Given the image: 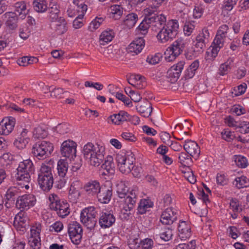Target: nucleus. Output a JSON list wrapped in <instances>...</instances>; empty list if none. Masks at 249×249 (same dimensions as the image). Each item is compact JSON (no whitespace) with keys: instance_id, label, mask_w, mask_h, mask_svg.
Returning <instances> with one entry per match:
<instances>
[{"instance_id":"nucleus-35","label":"nucleus","mask_w":249,"mask_h":249,"mask_svg":"<svg viewBox=\"0 0 249 249\" xmlns=\"http://www.w3.org/2000/svg\"><path fill=\"white\" fill-rule=\"evenodd\" d=\"M15 10L14 14L18 16L21 18H24L27 13L26 5L24 1H21L16 2L15 4Z\"/></svg>"},{"instance_id":"nucleus-14","label":"nucleus","mask_w":249,"mask_h":249,"mask_svg":"<svg viewBox=\"0 0 249 249\" xmlns=\"http://www.w3.org/2000/svg\"><path fill=\"white\" fill-rule=\"evenodd\" d=\"M185 65L184 61H180L172 66L167 72V77L171 83L176 82L180 75Z\"/></svg>"},{"instance_id":"nucleus-19","label":"nucleus","mask_w":249,"mask_h":249,"mask_svg":"<svg viewBox=\"0 0 249 249\" xmlns=\"http://www.w3.org/2000/svg\"><path fill=\"white\" fill-rule=\"evenodd\" d=\"M112 195V187L106 185H102L100 190L99 191L98 194H97L95 197H97L98 201L101 203L106 204L110 201Z\"/></svg>"},{"instance_id":"nucleus-9","label":"nucleus","mask_w":249,"mask_h":249,"mask_svg":"<svg viewBox=\"0 0 249 249\" xmlns=\"http://www.w3.org/2000/svg\"><path fill=\"white\" fill-rule=\"evenodd\" d=\"M51 209L56 212L60 217L64 218L69 214L70 209L69 204L64 200H57L54 198L50 205Z\"/></svg>"},{"instance_id":"nucleus-45","label":"nucleus","mask_w":249,"mask_h":249,"mask_svg":"<svg viewBox=\"0 0 249 249\" xmlns=\"http://www.w3.org/2000/svg\"><path fill=\"white\" fill-rule=\"evenodd\" d=\"M33 4L35 10L39 13H43L47 9L46 0H34Z\"/></svg>"},{"instance_id":"nucleus-6","label":"nucleus","mask_w":249,"mask_h":249,"mask_svg":"<svg viewBox=\"0 0 249 249\" xmlns=\"http://www.w3.org/2000/svg\"><path fill=\"white\" fill-rule=\"evenodd\" d=\"M98 214L96 209L94 207H89L83 209L80 215L81 222L88 229H93L96 223V218Z\"/></svg>"},{"instance_id":"nucleus-27","label":"nucleus","mask_w":249,"mask_h":249,"mask_svg":"<svg viewBox=\"0 0 249 249\" xmlns=\"http://www.w3.org/2000/svg\"><path fill=\"white\" fill-rule=\"evenodd\" d=\"M225 39V38L222 36L216 35L211 45V53L212 57L215 58L217 55L218 53L224 46Z\"/></svg>"},{"instance_id":"nucleus-58","label":"nucleus","mask_w":249,"mask_h":249,"mask_svg":"<svg viewBox=\"0 0 249 249\" xmlns=\"http://www.w3.org/2000/svg\"><path fill=\"white\" fill-rule=\"evenodd\" d=\"M29 244L33 249H39L41 246L40 237H30L29 239Z\"/></svg>"},{"instance_id":"nucleus-25","label":"nucleus","mask_w":249,"mask_h":249,"mask_svg":"<svg viewBox=\"0 0 249 249\" xmlns=\"http://www.w3.org/2000/svg\"><path fill=\"white\" fill-rule=\"evenodd\" d=\"M101 187V186L98 181L90 180L85 185L84 188L88 196H96Z\"/></svg>"},{"instance_id":"nucleus-41","label":"nucleus","mask_w":249,"mask_h":249,"mask_svg":"<svg viewBox=\"0 0 249 249\" xmlns=\"http://www.w3.org/2000/svg\"><path fill=\"white\" fill-rule=\"evenodd\" d=\"M114 37L112 31H105L100 36L99 42L101 45H105L110 42Z\"/></svg>"},{"instance_id":"nucleus-63","label":"nucleus","mask_w":249,"mask_h":249,"mask_svg":"<svg viewBox=\"0 0 249 249\" xmlns=\"http://www.w3.org/2000/svg\"><path fill=\"white\" fill-rule=\"evenodd\" d=\"M203 12V8L200 5H196L193 12V16L196 18H200Z\"/></svg>"},{"instance_id":"nucleus-23","label":"nucleus","mask_w":249,"mask_h":249,"mask_svg":"<svg viewBox=\"0 0 249 249\" xmlns=\"http://www.w3.org/2000/svg\"><path fill=\"white\" fill-rule=\"evenodd\" d=\"M178 236L182 240L189 238L191 235L190 223L185 221H180L178 226Z\"/></svg>"},{"instance_id":"nucleus-61","label":"nucleus","mask_w":249,"mask_h":249,"mask_svg":"<svg viewBox=\"0 0 249 249\" xmlns=\"http://www.w3.org/2000/svg\"><path fill=\"white\" fill-rule=\"evenodd\" d=\"M19 36L23 39H27L30 35V31L26 25L23 26L19 30Z\"/></svg>"},{"instance_id":"nucleus-56","label":"nucleus","mask_w":249,"mask_h":249,"mask_svg":"<svg viewBox=\"0 0 249 249\" xmlns=\"http://www.w3.org/2000/svg\"><path fill=\"white\" fill-rule=\"evenodd\" d=\"M162 56L160 53H156L154 55H150L147 56L146 62L151 65L158 64Z\"/></svg>"},{"instance_id":"nucleus-47","label":"nucleus","mask_w":249,"mask_h":249,"mask_svg":"<svg viewBox=\"0 0 249 249\" xmlns=\"http://www.w3.org/2000/svg\"><path fill=\"white\" fill-rule=\"evenodd\" d=\"M33 137L35 139H43L47 136L46 130L40 126L36 127L33 132Z\"/></svg>"},{"instance_id":"nucleus-4","label":"nucleus","mask_w":249,"mask_h":249,"mask_svg":"<svg viewBox=\"0 0 249 249\" xmlns=\"http://www.w3.org/2000/svg\"><path fill=\"white\" fill-rule=\"evenodd\" d=\"M187 43V40L182 37L174 41L165 52L167 61H172L179 56L183 52Z\"/></svg>"},{"instance_id":"nucleus-3","label":"nucleus","mask_w":249,"mask_h":249,"mask_svg":"<svg viewBox=\"0 0 249 249\" xmlns=\"http://www.w3.org/2000/svg\"><path fill=\"white\" fill-rule=\"evenodd\" d=\"M116 160L119 171L123 174H127L134 168L135 159L131 152L121 153L116 155Z\"/></svg>"},{"instance_id":"nucleus-51","label":"nucleus","mask_w":249,"mask_h":249,"mask_svg":"<svg viewBox=\"0 0 249 249\" xmlns=\"http://www.w3.org/2000/svg\"><path fill=\"white\" fill-rule=\"evenodd\" d=\"M234 182L235 185L239 189L248 186V179L244 176L236 178L235 179Z\"/></svg>"},{"instance_id":"nucleus-21","label":"nucleus","mask_w":249,"mask_h":249,"mask_svg":"<svg viewBox=\"0 0 249 249\" xmlns=\"http://www.w3.org/2000/svg\"><path fill=\"white\" fill-rule=\"evenodd\" d=\"M115 221V218L109 212H102L100 214L99 223L102 228L110 227Z\"/></svg>"},{"instance_id":"nucleus-37","label":"nucleus","mask_w":249,"mask_h":249,"mask_svg":"<svg viewBox=\"0 0 249 249\" xmlns=\"http://www.w3.org/2000/svg\"><path fill=\"white\" fill-rule=\"evenodd\" d=\"M173 236V231L170 228H165L162 230L161 231L158 230L156 231V236L157 238L159 237L162 240L165 241L170 240Z\"/></svg>"},{"instance_id":"nucleus-17","label":"nucleus","mask_w":249,"mask_h":249,"mask_svg":"<svg viewBox=\"0 0 249 249\" xmlns=\"http://www.w3.org/2000/svg\"><path fill=\"white\" fill-rule=\"evenodd\" d=\"M105 154V148L99 144H96V148L91 158L89 163L94 166H98L104 159Z\"/></svg>"},{"instance_id":"nucleus-2","label":"nucleus","mask_w":249,"mask_h":249,"mask_svg":"<svg viewBox=\"0 0 249 249\" xmlns=\"http://www.w3.org/2000/svg\"><path fill=\"white\" fill-rule=\"evenodd\" d=\"M52 166L49 163L42 164L38 174L37 182L41 189L44 192L49 191L53 184V178L52 173Z\"/></svg>"},{"instance_id":"nucleus-18","label":"nucleus","mask_w":249,"mask_h":249,"mask_svg":"<svg viewBox=\"0 0 249 249\" xmlns=\"http://www.w3.org/2000/svg\"><path fill=\"white\" fill-rule=\"evenodd\" d=\"M178 213L176 210L172 208H167L160 216V221L164 225H171L176 221Z\"/></svg>"},{"instance_id":"nucleus-30","label":"nucleus","mask_w":249,"mask_h":249,"mask_svg":"<svg viewBox=\"0 0 249 249\" xmlns=\"http://www.w3.org/2000/svg\"><path fill=\"white\" fill-rule=\"evenodd\" d=\"M81 184L79 181H75L71 183L69 190V198L72 201H76L80 196L79 190Z\"/></svg>"},{"instance_id":"nucleus-26","label":"nucleus","mask_w":249,"mask_h":249,"mask_svg":"<svg viewBox=\"0 0 249 249\" xmlns=\"http://www.w3.org/2000/svg\"><path fill=\"white\" fill-rule=\"evenodd\" d=\"M136 107L137 111L144 117H148L152 113L151 104L147 100L140 102Z\"/></svg>"},{"instance_id":"nucleus-52","label":"nucleus","mask_w":249,"mask_h":249,"mask_svg":"<svg viewBox=\"0 0 249 249\" xmlns=\"http://www.w3.org/2000/svg\"><path fill=\"white\" fill-rule=\"evenodd\" d=\"M12 157L11 155L8 153H4L0 157V163L3 167H7L12 163Z\"/></svg>"},{"instance_id":"nucleus-60","label":"nucleus","mask_w":249,"mask_h":249,"mask_svg":"<svg viewBox=\"0 0 249 249\" xmlns=\"http://www.w3.org/2000/svg\"><path fill=\"white\" fill-rule=\"evenodd\" d=\"M221 135L222 139L227 142H231L235 138L232 132L229 129H224L221 132Z\"/></svg>"},{"instance_id":"nucleus-53","label":"nucleus","mask_w":249,"mask_h":249,"mask_svg":"<svg viewBox=\"0 0 249 249\" xmlns=\"http://www.w3.org/2000/svg\"><path fill=\"white\" fill-rule=\"evenodd\" d=\"M154 242L150 238H145L141 240L139 249H152L154 246Z\"/></svg>"},{"instance_id":"nucleus-7","label":"nucleus","mask_w":249,"mask_h":249,"mask_svg":"<svg viewBox=\"0 0 249 249\" xmlns=\"http://www.w3.org/2000/svg\"><path fill=\"white\" fill-rule=\"evenodd\" d=\"M116 192L118 196L121 198H129L131 195L134 194L135 199H138V188L137 186H133L131 188H127L125 181H121L116 185Z\"/></svg>"},{"instance_id":"nucleus-42","label":"nucleus","mask_w":249,"mask_h":249,"mask_svg":"<svg viewBox=\"0 0 249 249\" xmlns=\"http://www.w3.org/2000/svg\"><path fill=\"white\" fill-rule=\"evenodd\" d=\"M68 162L63 159L60 160L57 162V173L60 177H65L68 169Z\"/></svg>"},{"instance_id":"nucleus-15","label":"nucleus","mask_w":249,"mask_h":249,"mask_svg":"<svg viewBox=\"0 0 249 249\" xmlns=\"http://www.w3.org/2000/svg\"><path fill=\"white\" fill-rule=\"evenodd\" d=\"M73 3L77 6L76 10L81 13L73 22V26L75 29H78L81 27L83 24L81 20L85 13L87 10V5L85 4L82 0H73Z\"/></svg>"},{"instance_id":"nucleus-5","label":"nucleus","mask_w":249,"mask_h":249,"mask_svg":"<svg viewBox=\"0 0 249 249\" xmlns=\"http://www.w3.org/2000/svg\"><path fill=\"white\" fill-rule=\"evenodd\" d=\"M53 150V144L49 142L41 141L36 143L33 146L32 153L38 159H45Z\"/></svg>"},{"instance_id":"nucleus-38","label":"nucleus","mask_w":249,"mask_h":249,"mask_svg":"<svg viewBox=\"0 0 249 249\" xmlns=\"http://www.w3.org/2000/svg\"><path fill=\"white\" fill-rule=\"evenodd\" d=\"M96 146V144L94 145L91 142H88L84 146L83 149L84 157L86 160H89V162L92 157V154Z\"/></svg>"},{"instance_id":"nucleus-34","label":"nucleus","mask_w":249,"mask_h":249,"mask_svg":"<svg viewBox=\"0 0 249 249\" xmlns=\"http://www.w3.org/2000/svg\"><path fill=\"white\" fill-rule=\"evenodd\" d=\"M233 62L234 58L229 57L225 62L220 65L218 70V74L221 76L228 74L231 69Z\"/></svg>"},{"instance_id":"nucleus-44","label":"nucleus","mask_w":249,"mask_h":249,"mask_svg":"<svg viewBox=\"0 0 249 249\" xmlns=\"http://www.w3.org/2000/svg\"><path fill=\"white\" fill-rule=\"evenodd\" d=\"M123 13V8L119 5H111L110 7V16L115 20L119 19Z\"/></svg>"},{"instance_id":"nucleus-28","label":"nucleus","mask_w":249,"mask_h":249,"mask_svg":"<svg viewBox=\"0 0 249 249\" xmlns=\"http://www.w3.org/2000/svg\"><path fill=\"white\" fill-rule=\"evenodd\" d=\"M115 169L112 157L111 156L107 157L101 166V170H103L102 174L108 176L113 175L115 173Z\"/></svg>"},{"instance_id":"nucleus-29","label":"nucleus","mask_w":249,"mask_h":249,"mask_svg":"<svg viewBox=\"0 0 249 249\" xmlns=\"http://www.w3.org/2000/svg\"><path fill=\"white\" fill-rule=\"evenodd\" d=\"M144 45V39L142 37H138L129 44L128 49L130 53H133L137 54L141 52Z\"/></svg>"},{"instance_id":"nucleus-64","label":"nucleus","mask_w":249,"mask_h":249,"mask_svg":"<svg viewBox=\"0 0 249 249\" xmlns=\"http://www.w3.org/2000/svg\"><path fill=\"white\" fill-rule=\"evenodd\" d=\"M195 242L192 241L189 243L179 244L176 249H195Z\"/></svg>"},{"instance_id":"nucleus-39","label":"nucleus","mask_w":249,"mask_h":249,"mask_svg":"<svg viewBox=\"0 0 249 249\" xmlns=\"http://www.w3.org/2000/svg\"><path fill=\"white\" fill-rule=\"evenodd\" d=\"M167 30L176 37L178 34V30L179 28L178 21L176 19L169 20L164 26Z\"/></svg>"},{"instance_id":"nucleus-57","label":"nucleus","mask_w":249,"mask_h":249,"mask_svg":"<svg viewBox=\"0 0 249 249\" xmlns=\"http://www.w3.org/2000/svg\"><path fill=\"white\" fill-rule=\"evenodd\" d=\"M103 21L104 20L102 18H96L89 24V29L91 32L94 31L100 26Z\"/></svg>"},{"instance_id":"nucleus-62","label":"nucleus","mask_w":249,"mask_h":249,"mask_svg":"<svg viewBox=\"0 0 249 249\" xmlns=\"http://www.w3.org/2000/svg\"><path fill=\"white\" fill-rule=\"evenodd\" d=\"M63 228V224L60 221H56L50 227L49 230L51 231L60 232Z\"/></svg>"},{"instance_id":"nucleus-8","label":"nucleus","mask_w":249,"mask_h":249,"mask_svg":"<svg viewBox=\"0 0 249 249\" xmlns=\"http://www.w3.org/2000/svg\"><path fill=\"white\" fill-rule=\"evenodd\" d=\"M68 234L71 242L79 244L82 237L83 230L81 226L77 222H72L68 225Z\"/></svg>"},{"instance_id":"nucleus-22","label":"nucleus","mask_w":249,"mask_h":249,"mask_svg":"<svg viewBox=\"0 0 249 249\" xmlns=\"http://www.w3.org/2000/svg\"><path fill=\"white\" fill-rule=\"evenodd\" d=\"M67 24L66 20L62 17H59L58 20L51 22V26L57 35H61L67 32Z\"/></svg>"},{"instance_id":"nucleus-40","label":"nucleus","mask_w":249,"mask_h":249,"mask_svg":"<svg viewBox=\"0 0 249 249\" xmlns=\"http://www.w3.org/2000/svg\"><path fill=\"white\" fill-rule=\"evenodd\" d=\"M138 20V16L136 14L131 13L128 14L123 21V24L128 28L134 26Z\"/></svg>"},{"instance_id":"nucleus-50","label":"nucleus","mask_w":249,"mask_h":249,"mask_svg":"<svg viewBox=\"0 0 249 249\" xmlns=\"http://www.w3.org/2000/svg\"><path fill=\"white\" fill-rule=\"evenodd\" d=\"M189 154L187 153L181 152L178 156L179 162L184 166H189L191 161V158Z\"/></svg>"},{"instance_id":"nucleus-10","label":"nucleus","mask_w":249,"mask_h":249,"mask_svg":"<svg viewBox=\"0 0 249 249\" xmlns=\"http://www.w3.org/2000/svg\"><path fill=\"white\" fill-rule=\"evenodd\" d=\"M35 196L32 194H26L18 196L16 203V207L21 211L27 210L35 205Z\"/></svg>"},{"instance_id":"nucleus-32","label":"nucleus","mask_w":249,"mask_h":249,"mask_svg":"<svg viewBox=\"0 0 249 249\" xmlns=\"http://www.w3.org/2000/svg\"><path fill=\"white\" fill-rule=\"evenodd\" d=\"M6 19V25L11 30H14L17 27V16L13 12H6L3 15Z\"/></svg>"},{"instance_id":"nucleus-16","label":"nucleus","mask_w":249,"mask_h":249,"mask_svg":"<svg viewBox=\"0 0 249 249\" xmlns=\"http://www.w3.org/2000/svg\"><path fill=\"white\" fill-rule=\"evenodd\" d=\"M15 119L12 117H5L0 123V134L8 135L13 130L15 125Z\"/></svg>"},{"instance_id":"nucleus-43","label":"nucleus","mask_w":249,"mask_h":249,"mask_svg":"<svg viewBox=\"0 0 249 249\" xmlns=\"http://www.w3.org/2000/svg\"><path fill=\"white\" fill-rule=\"evenodd\" d=\"M153 206V202L149 199H142L138 207V213L141 214L146 213L148 211V209L152 207Z\"/></svg>"},{"instance_id":"nucleus-1","label":"nucleus","mask_w":249,"mask_h":249,"mask_svg":"<svg viewBox=\"0 0 249 249\" xmlns=\"http://www.w3.org/2000/svg\"><path fill=\"white\" fill-rule=\"evenodd\" d=\"M17 170L15 178L17 183L22 187H24L26 189H28L31 180V174L35 170L32 161L28 159L20 162Z\"/></svg>"},{"instance_id":"nucleus-12","label":"nucleus","mask_w":249,"mask_h":249,"mask_svg":"<svg viewBox=\"0 0 249 249\" xmlns=\"http://www.w3.org/2000/svg\"><path fill=\"white\" fill-rule=\"evenodd\" d=\"M210 32L207 27L203 28L196 38L195 47L197 51L203 50L206 44L209 42Z\"/></svg>"},{"instance_id":"nucleus-54","label":"nucleus","mask_w":249,"mask_h":249,"mask_svg":"<svg viewBox=\"0 0 249 249\" xmlns=\"http://www.w3.org/2000/svg\"><path fill=\"white\" fill-rule=\"evenodd\" d=\"M234 161L236 165L241 168H245L248 165V161L246 158L240 155L235 156Z\"/></svg>"},{"instance_id":"nucleus-13","label":"nucleus","mask_w":249,"mask_h":249,"mask_svg":"<svg viewBox=\"0 0 249 249\" xmlns=\"http://www.w3.org/2000/svg\"><path fill=\"white\" fill-rule=\"evenodd\" d=\"M77 144L71 140L64 141L61 146V152L63 157L72 158L76 156Z\"/></svg>"},{"instance_id":"nucleus-11","label":"nucleus","mask_w":249,"mask_h":249,"mask_svg":"<svg viewBox=\"0 0 249 249\" xmlns=\"http://www.w3.org/2000/svg\"><path fill=\"white\" fill-rule=\"evenodd\" d=\"M124 200L123 207L121 211L120 216L122 219H127L131 214V212L135 208L137 199L135 198V195Z\"/></svg>"},{"instance_id":"nucleus-59","label":"nucleus","mask_w":249,"mask_h":249,"mask_svg":"<svg viewBox=\"0 0 249 249\" xmlns=\"http://www.w3.org/2000/svg\"><path fill=\"white\" fill-rule=\"evenodd\" d=\"M246 88L247 85L245 84L244 85L241 84L237 87H235L231 91L232 96H237L243 94L245 92Z\"/></svg>"},{"instance_id":"nucleus-20","label":"nucleus","mask_w":249,"mask_h":249,"mask_svg":"<svg viewBox=\"0 0 249 249\" xmlns=\"http://www.w3.org/2000/svg\"><path fill=\"white\" fill-rule=\"evenodd\" d=\"M148 18L152 30L155 31L161 29L166 22V17L162 14L159 15H154Z\"/></svg>"},{"instance_id":"nucleus-31","label":"nucleus","mask_w":249,"mask_h":249,"mask_svg":"<svg viewBox=\"0 0 249 249\" xmlns=\"http://www.w3.org/2000/svg\"><path fill=\"white\" fill-rule=\"evenodd\" d=\"M130 119L129 115L124 111H120L118 114H114L109 117L112 123L119 125Z\"/></svg>"},{"instance_id":"nucleus-49","label":"nucleus","mask_w":249,"mask_h":249,"mask_svg":"<svg viewBox=\"0 0 249 249\" xmlns=\"http://www.w3.org/2000/svg\"><path fill=\"white\" fill-rule=\"evenodd\" d=\"M29 137H19L14 142V145L19 149L24 148L29 142Z\"/></svg>"},{"instance_id":"nucleus-48","label":"nucleus","mask_w":249,"mask_h":249,"mask_svg":"<svg viewBox=\"0 0 249 249\" xmlns=\"http://www.w3.org/2000/svg\"><path fill=\"white\" fill-rule=\"evenodd\" d=\"M140 240L138 236L130 235L128 239V245L131 249H136L139 248L140 245Z\"/></svg>"},{"instance_id":"nucleus-33","label":"nucleus","mask_w":249,"mask_h":249,"mask_svg":"<svg viewBox=\"0 0 249 249\" xmlns=\"http://www.w3.org/2000/svg\"><path fill=\"white\" fill-rule=\"evenodd\" d=\"M160 30V32L157 35V37L160 42L166 43L175 37L164 26Z\"/></svg>"},{"instance_id":"nucleus-36","label":"nucleus","mask_w":249,"mask_h":249,"mask_svg":"<svg viewBox=\"0 0 249 249\" xmlns=\"http://www.w3.org/2000/svg\"><path fill=\"white\" fill-rule=\"evenodd\" d=\"M46 88L51 92V96L52 98L58 99H63L67 97L69 94V92L67 91H65L61 88H54L52 90H51L50 87L46 86Z\"/></svg>"},{"instance_id":"nucleus-55","label":"nucleus","mask_w":249,"mask_h":249,"mask_svg":"<svg viewBox=\"0 0 249 249\" xmlns=\"http://www.w3.org/2000/svg\"><path fill=\"white\" fill-rule=\"evenodd\" d=\"M151 26L148 17H145L139 26V30L142 34L145 35L147 32V29Z\"/></svg>"},{"instance_id":"nucleus-46","label":"nucleus","mask_w":249,"mask_h":249,"mask_svg":"<svg viewBox=\"0 0 249 249\" xmlns=\"http://www.w3.org/2000/svg\"><path fill=\"white\" fill-rule=\"evenodd\" d=\"M49 17L51 22L58 20L59 18L58 14L59 10L57 5H53L49 8Z\"/></svg>"},{"instance_id":"nucleus-24","label":"nucleus","mask_w":249,"mask_h":249,"mask_svg":"<svg viewBox=\"0 0 249 249\" xmlns=\"http://www.w3.org/2000/svg\"><path fill=\"white\" fill-rule=\"evenodd\" d=\"M183 147L190 156L195 158L198 157L200 150L197 143L195 141L188 140L185 141Z\"/></svg>"}]
</instances>
